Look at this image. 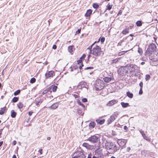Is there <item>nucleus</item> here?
Instances as JSON below:
<instances>
[{
	"label": "nucleus",
	"instance_id": "obj_1",
	"mask_svg": "<svg viewBox=\"0 0 158 158\" xmlns=\"http://www.w3.org/2000/svg\"><path fill=\"white\" fill-rule=\"evenodd\" d=\"M105 147L106 149L110 151L111 152H114L118 151L119 149V147L117 143L113 142L106 141L105 144Z\"/></svg>",
	"mask_w": 158,
	"mask_h": 158
},
{
	"label": "nucleus",
	"instance_id": "obj_2",
	"mask_svg": "<svg viewBox=\"0 0 158 158\" xmlns=\"http://www.w3.org/2000/svg\"><path fill=\"white\" fill-rule=\"evenodd\" d=\"M157 51L156 50V47L155 44L152 43L149 45L148 48L145 52V55L152 56V54Z\"/></svg>",
	"mask_w": 158,
	"mask_h": 158
},
{
	"label": "nucleus",
	"instance_id": "obj_3",
	"mask_svg": "<svg viewBox=\"0 0 158 158\" xmlns=\"http://www.w3.org/2000/svg\"><path fill=\"white\" fill-rule=\"evenodd\" d=\"M85 155L86 153L83 150L77 151L73 153L72 158H85Z\"/></svg>",
	"mask_w": 158,
	"mask_h": 158
},
{
	"label": "nucleus",
	"instance_id": "obj_4",
	"mask_svg": "<svg viewBox=\"0 0 158 158\" xmlns=\"http://www.w3.org/2000/svg\"><path fill=\"white\" fill-rule=\"evenodd\" d=\"M101 48L99 46L96 45L91 50V54L94 55L95 56H100L102 53Z\"/></svg>",
	"mask_w": 158,
	"mask_h": 158
},
{
	"label": "nucleus",
	"instance_id": "obj_5",
	"mask_svg": "<svg viewBox=\"0 0 158 158\" xmlns=\"http://www.w3.org/2000/svg\"><path fill=\"white\" fill-rule=\"evenodd\" d=\"M104 85V82L103 81L98 79H97L95 81L94 87L96 90H100L103 88Z\"/></svg>",
	"mask_w": 158,
	"mask_h": 158
},
{
	"label": "nucleus",
	"instance_id": "obj_6",
	"mask_svg": "<svg viewBox=\"0 0 158 158\" xmlns=\"http://www.w3.org/2000/svg\"><path fill=\"white\" fill-rule=\"evenodd\" d=\"M128 72V69L127 66L121 67L118 70V73L123 76L126 74Z\"/></svg>",
	"mask_w": 158,
	"mask_h": 158
},
{
	"label": "nucleus",
	"instance_id": "obj_7",
	"mask_svg": "<svg viewBox=\"0 0 158 158\" xmlns=\"http://www.w3.org/2000/svg\"><path fill=\"white\" fill-rule=\"evenodd\" d=\"M118 115V114L117 112H114L113 113L108 119L107 121V124H109L113 122L117 118Z\"/></svg>",
	"mask_w": 158,
	"mask_h": 158
},
{
	"label": "nucleus",
	"instance_id": "obj_8",
	"mask_svg": "<svg viewBox=\"0 0 158 158\" xmlns=\"http://www.w3.org/2000/svg\"><path fill=\"white\" fill-rule=\"evenodd\" d=\"M87 140L92 143H97L99 141V139L98 136L95 135H93L89 138Z\"/></svg>",
	"mask_w": 158,
	"mask_h": 158
},
{
	"label": "nucleus",
	"instance_id": "obj_9",
	"mask_svg": "<svg viewBox=\"0 0 158 158\" xmlns=\"http://www.w3.org/2000/svg\"><path fill=\"white\" fill-rule=\"evenodd\" d=\"M127 141L124 139H118L117 142V145L119 146L123 147L126 144Z\"/></svg>",
	"mask_w": 158,
	"mask_h": 158
},
{
	"label": "nucleus",
	"instance_id": "obj_10",
	"mask_svg": "<svg viewBox=\"0 0 158 158\" xmlns=\"http://www.w3.org/2000/svg\"><path fill=\"white\" fill-rule=\"evenodd\" d=\"M151 57L154 61H157L158 60V50L156 51V52L152 54V56H148Z\"/></svg>",
	"mask_w": 158,
	"mask_h": 158
},
{
	"label": "nucleus",
	"instance_id": "obj_11",
	"mask_svg": "<svg viewBox=\"0 0 158 158\" xmlns=\"http://www.w3.org/2000/svg\"><path fill=\"white\" fill-rule=\"evenodd\" d=\"M54 74H55L54 72L53 71H51L47 72L45 75L46 78H48L50 77H52Z\"/></svg>",
	"mask_w": 158,
	"mask_h": 158
},
{
	"label": "nucleus",
	"instance_id": "obj_12",
	"mask_svg": "<svg viewBox=\"0 0 158 158\" xmlns=\"http://www.w3.org/2000/svg\"><path fill=\"white\" fill-rule=\"evenodd\" d=\"M127 69L128 70H129L130 71L131 73H134L135 72V68L134 66L133 65H131L129 66H127Z\"/></svg>",
	"mask_w": 158,
	"mask_h": 158
},
{
	"label": "nucleus",
	"instance_id": "obj_13",
	"mask_svg": "<svg viewBox=\"0 0 158 158\" xmlns=\"http://www.w3.org/2000/svg\"><path fill=\"white\" fill-rule=\"evenodd\" d=\"M114 80V78L113 77H105L103 78V80L106 83H108L110 81H111L112 80Z\"/></svg>",
	"mask_w": 158,
	"mask_h": 158
},
{
	"label": "nucleus",
	"instance_id": "obj_14",
	"mask_svg": "<svg viewBox=\"0 0 158 158\" xmlns=\"http://www.w3.org/2000/svg\"><path fill=\"white\" fill-rule=\"evenodd\" d=\"M117 101L114 99L110 101L107 103V105L109 106H111L117 102Z\"/></svg>",
	"mask_w": 158,
	"mask_h": 158
},
{
	"label": "nucleus",
	"instance_id": "obj_15",
	"mask_svg": "<svg viewBox=\"0 0 158 158\" xmlns=\"http://www.w3.org/2000/svg\"><path fill=\"white\" fill-rule=\"evenodd\" d=\"M57 88V86L56 85H52L49 87V88H50V93L52 92V90L53 92H55Z\"/></svg>",
	"mask_w": 158,
	"mask_h": 158
},
{
	"label": "nucleus",
	"instance_id": "obj_16",
	"mask_svg": "<svg viewBox=\"0 0 158 158\" xmlns=\"http://www.w3.org/2000/svg\"><path fill=\"white\" fill-rule=\"evenodd\" d=\"M7 110L6 106H5L3 108H1L0 110V114L1 115L3 114L5 111Z\"/></svg>",
	"mask_w": 158,
	"mask_h": 158
},
{
	"label": "nucleus",
	"instance_id": "obj_17",
	"mask_svg": "<svg viewBox=\"0 0 158 158\" xmlns=\"http://www.w3.org/2000/svg\"><path fill=\"white\" fill-rule=\"evenodd\" d=\"M58 106V104L56 103L53 104L49 107V108L51 110H55L57 108Z\"/></svg>",
	"mask_w": 158,
	"mask_h": 158
},
{
	"label": "nucleus",
	"instance_id": "obj_18",
	"mask_svg": "<svg viewBox=\"0 0 158 158\" xmlns=\"http://www.w3.org/2000/svg\"><path fill=\"white\" fill-rule=\"evenodd\" d=\"M17 115V113L13 110L11 111V116L12 118H15Z\"/></svg>",
	"mask_w": 158,
	"mask_h": 158
},
{
	"label": "nucleus",
	"instance_id": "obj_19",
	"mask_svg": "<svg viewBox=\"0 0 158 158\" xmlns=\"http://www.w3.org/2000/svg\"><path fill=\"white\" fill-rule=\"evenodd\" d=\"M92 13V10L91 9H89L88 10L85 14V17H89L90 16Z\"/></svg>",
	"mask_w": 158,
	"mask_h": 158
},
{
	"label": "nucleus",
	"instance_id": "obj_20",
	"mask_svg": "<svg viewBox=\"0 0 158 158\" xmlns=\"http://www.w3.org/2000/svg\"><path fill=\"white\" fill-rule=\"evenodd\" d=\"M126 94L127 96L129 98H133V94L132 93H131L129 91H128L127 92Z\"/></svg>",
	"mask_w": 158,
	"mask_h": 158
},
{
	"label": "nucleus",
	"instance_id": "obj_21",
	"mask_svg": "<svg viewBox=\"0 0 158 158\" xmlns=\"http://www.w3.org/2000/svg\"><path fill=\"white\" fill-rule=\"evenodd\" d=\"M121 105L123 108H126L129 106L128 103H125L124 102H121Z\"/></svg>",
	"mask_w": 158,
	"mask_h": 158
},
{
	"label": "nucleus",
	"instance_id": "obj_22",
	"mask_svg": "<svg viewBox=\"0 0 158 158\" xmlns=\"http://www.w3.org/2000/svg\"><path fill=\"white\" fill-rule=\"evenodd\" d=\"M120 58H118L112 60L111 63V64H113L117 63L118 62V60Z\"/></svg>",
	"mask_w": 158,
	"mask_h": 158
},
{
	"label": "nucleus",
	"instance_id": "obj_23",
	"mask_svg": "<svg viewBox=\"0 0 158 158\" xmlns=\"http://www.w3.org/2000/svg\"><path fill=\"white\" fill-rule=\"evenodd\" d=\"M50 88H48L44 90L42 93L43 94H44L47 93H50Z\"/></svg>",
	"mask_w": 158,
	"mask_h": 158
},
{
	"label": "nucleus",
	"instance_id": "obj_24",
	"mask_svg": "<svg viewBox=\"0 0 158 158\" xmlns=\"http://www.w3.org/2000/svg\"><path fill=\"white\" fill-rule=\"evenodd\" d=\"M82 146L86 148L87 149H89L90 148V145L87 143H84L82 144Z\"/></svg>",
	"mask_w": 158,
	"mask_h": 158
},
{
	"label": "nucleus",
	"instance_id": "obj_25",
	"mask_svg": "<svg viewBox=\"0 0 158 158\" xmlns=\"http://www.w3.org/2000/svg\"><path fill=\"white\" fill-rule=\"evenodd\" d=\"M96 121L98 123H99L100 125H102L104 123L105 120H96Z\"/></svg>",
	"mask_w": 158,
	"mask_h": 158
},
{
	"label": "nucleus",
	"instance_id": "obj_26",
	"mask_svg": "<svg viewBox=\"0 0 158 158\" xmlns=\"http://www.w3.org/2000/svg\"><path fill=\"white\" fill-rule=\"evenodd\" d=\"M18 108L19 109H21L23 108V105L21 102L18 103L17 104Z\"/></svg>",
	"mask_w": 158,
	"mask_h": 158
},
{
	"label": "nucleus",
	"instance_id": "obj_27",
	"mask_svg": "<svg viewBox=\"0 0 158 158\" xmlns=\"http://www.w3.org/2000/svg\"><path fill=\"white\" fill-rule=\"evenodd\" d=\"M19 98L17 97H14L12 100V102L15 103L17 102L19 100Z\"/></svg>",
	"mask_w": 158,
	"mask_h": 158
},
{
	"label": "nucleus",
	"instance_id": "obj_28",
	"mask_svg": "<svg viewBox=\"0 0 158 158\" xmlns=\"http://www.w3.org/2000/svg\"><path fill=\"white\" fill-rule=\"evenodd\" d=\"M136 25L138 27H140L142 25V22L140 20H139L136 22Z\"/></svg>",
	"mask_w": 158,
	"mask_h": 158
},
{
	"label": "nucleus",
	"instance_id": "obj_29",
	"mask_svg": "<svg viewBox=\"0 0 158 158\" xmlns=\"http://www.w3.org/2000/svg\"><path fill=\"white\" fill-rule=\"evenodd\" d=\"M21 92V90L20 89H18V90L14 92V94L15 96H17L19 95Z\"/></svg>",
	"mask_w": 158,
	"mask_h": 158
},
{
	"label": "nucleus",
	"instance_id": "obj_30",
	"mask_svg": "<svg viewBox=\"0 0 158 158\" xmlns=\"http://www.w3.org/2000/svg\"><path fill=\"white\" fill-rule=\"evenodd\" d=\"M96 125V123L94 122H91L89 124V126L93 128H94Z\"/></svg>",
	"mask_w": 158,
	"mask_h": 158
},
{
	"label": "nucleus",
	"instance_id": "obj_31",
	"mask_svg": "<svg viewBox=\"0 0 158 158\" xmlns=\"http://www.w3.org/2000/svg\"><path fill=\"white\" fill-rule=\"evenodd\" d=\"M129 30V29L128 28L127 29H125V30H123L122 32L123 33V34L125 35L127 33H128Z\"/></svg>",
	"mask_w": 158,
	"mask_h": 158
},
{
	"label": "nucleus",
	"instance_id": "obj_32",
	"mask_svg": "<svg viewBox=\"0 0 158 158\" xmlns=\"http://www.w3.org/2000/svg\"><path fill=\"white\" fill-rule=\"evenodd\" d=\"M93 8H94L97 9L99 8V6L97 3H93Z\"/></svg>",
	"mask_w": 158,
	"mask_h": 158
},
{
	"label": "nucleus",
	"instance_id": "obj_33",
	"mask_svg": "<svg viewBox=\"0 0 158 158\" xmlns=\"http://www.w3.org/2000/svg\"><path fill=\"white\" fill-rule=\"evenodd\" d=\"M81 87L87 88V85H86V83L84 82H81Z\"/></svg>",
	"mask_w": 158,
	"mask_h": 158
},
{
	"label": "nucleus",
	"instance_id": "obj_34",
	"mask_svg": "<svg viewBox=\"0 0 158 158\" xmlns=\"http://www.w3.org/2000/svg\"><path fill=\"white\" fill-rule=\"evenodd\" d=\"M99 41V40H98V41L97 42V41H95V42H94V43H93V44H92V45H91V46H89V47L87 48V49H89V51H90V52H91V50H91V48H92V46H93L94 45V44L95 43H97V42H98Z\"/></svg>",
	"mask_w": 158,
	"mask_h": 158
},
{
	"label": "nucleus",
	"instance_id": "obj_35",
	"mask_svg": "<svg viewBox=\"0 0 158 158\" xmlns=\"http://www.w3.org/2000/svg\"><path fill=\"white\" fill-rule=\"evenodd\" d=\"M68 50L70 53H72L73 52V46H70L68 47Z\"/></svg>",
	"mask_w": 158,
	"mask_h": 158
},
{
	"label": "nucleus",
	"instance_id": "obj_36",
	"mask_svg": "<svg viewBox=\"0 0 158 158\" xmlns=\"http://www.w3.org/2000/svg\"><path fill=\"white\" fill-rule=\"evenodd\" d=\"M35 79L34 77H33L30 80V82L31 83L33 84L35 82Z\"/></svg>",
	"mask_w": 158,
	"mask_h": 158
},
{
	"label": "nucleus",
	"instance_id": "obj_37",
	"mask_svg": "<svg viewBox=\"0 0 158 158\" xmlns=\"http://www.w3.org/2000/svg\"><path fill=\"white\" fill-rule=\"evenodd\" d=\"M150 76L148 74L146 75L145 79L146 81H147L150 79Z\"/></svg>",
	"mask_w": 158,
	"mask_h": 158
},
{
	"label": "nucleus",
	"instance_id": "obj_38",
	"mask_svg": "<svg viewBox=\"0 0 158 158\" xmlns=\"http://www.w3.org/2000/svg\"><path fill=\"white\" fill-rule=\"evenodd\" d=\"M77 112L80 115H83L84 114L83 113L82 114L81 110L80 109H78L77 110Z\"/></svg>",
	"mask_w": 158,
	"mask_h": 158
},
{
	"label": "nucleus",
	"instance_id": "obj_39",
	"mask_svg": "<svg viewBox=\"0 0 158 158\" xmlns=\"http://www.w3.org/2000/svg\"><path fill=\"white\" fill-rule=\"evenodd\" d=\"M143 138L147 141H150L149 139L146 136L145 134L144 135L142 136Z\"/></svg>",
	"mask_w": 158,
	"mask_h": 158
},
{
	"label": "nucleus",
	"instance_id": "obj_40",
	"mask_svg": "<svg viewBox=\"0 0 158 158\" xmlns=\"http://www.w3.org/2000/svg\"><path fill=\"white\" fill-rule=\"evenodd\" d=\"M112 6L110 4V3H109L107 6V9L110 10L112 8Z\"/></svg>",
	"mask_w": 158,
	"mask_h": 158
},
{
	"label": "nucleus",
	"instance_id": "obj_41",
	"mask_svg": "<svg viewBox=\"0 0 158 158\" xmlns=\"http://www.w3.org/2000/svg\"><path fill=\"white\" fill-rule=\"evenodd\" d=\"M127 51H122L118 53V56H121L123 55L125 53H126Z\"/></svg>",
	"mask_w": 158,
	"mask_h": 158
},
{
	"label": "nucleus",
	"instance_id": "obj_42",
	"mask_svg": "<svg viewBox=\"0 0 158 158\" xmlns=\"http://www.w3.org/2000/svg\"><path fill=\"white\" fill-rule=\"evenodd\" d=\"M123 40H121L117 44V46L118 47L119 46H121L122 45V43L123 42Z\"/></svg>",
	"mask_w": 158,
	"mask_h": 158
},
{
	"label": "nucleus",
	"instance_id": "obj_43",
	"mask_svg": "<svg viewBox=\"0 0 158 158\" xmlns=\"http://www.w3.org/2000/svg\"><path fill=\"white\" fill-rule=\"evenodd\" d=\"M138 52L140 54H142L143 52L142 49L141 48H139L138 50Z\"/></svg>",
	"mask_w": 158,
	"mask_h": 158
},
{
	"label": "nucleus",
	"instance_id": "obj_44",
	"mask_svg": "<svg viewBox=\"0 0 158 158\" xmlns=\"http://www.w3.org/2000/svg\"><path fill=\"white\" fill-rule=\"evenodd\" d=\"M139 85L140 87V88L142 89L143 87V83L142 81H141L140 82Z\"/></svg>",
	"mask_w": 158,
	"mask_h": 158
},
{
	"label": "nucleus",
	"instance_id": "obj_45",
	"mask_svg": "<svg viewBox=\"0 0 158 158\" xmlns=\"http://www.w3.org/2000/svg\"><path fill=\"white\" fill-rule=\"evenodd\" d=\"M86 55L85 54H84L80 58V59H81L82 60H84L85 57Z\"/></svg>",
	"mask_w": 158,
	"mask_h": 158
},
{
	"label": "nucleus",
	"instance_id": "obj_46",
	"mask_svg": "<svg viewBox=\"0 0 158 158\" xmlns=\"http://www.w3.org/2000/svg\"><path fill=\"white\" fill-rule=\"evenodd\" d=\"M140 133L142 135V136L143 135H144L145 134L144 133L143 131L142 130H139Z\"/></svg>",
	"mask_w": 158,
	"mask_h": 158
},
{
	"label": "nucleus",
	"instance_id": "obj_47",
	"mask_svg": "<svg viewBox=\"0 0 158 158\" xmlns=\"http://www.w3.org/2000/svg\"><path fill=\"white\" fill-rule=\"evenodd\" d=\"M105 40V38L104 37H102L101 39V42L102 43H103Z\"/></svg>",
	"mask_w": 158,
	"mask_h": 158
},
{
	"label": "nucleus",
	"instance_id": "obj_48",
	"mask_svg": "<svg viewBox=\"0 0 158 158\" xmlns=\"http://www.w3.org/2000/svg\"><path fill=\"white\" fill-rule=\"evenodd\" d=\"M82 102H86L87 101V99L86 98H84L82 100Z\"/></svg>",
	"mask_w": 158,
	"mask_h": 158
},
{
	"label": "nucleus",
	"instance_id": "obj_49",
	"mask_svg": "<svg viewBox=\"0 0 158 158\" xmlns=\"http://www.w3.org/2000/svg\"><path fill=\"white\" fill-rule=\"evenodd\" d=\"M143 94L142 89L140 88L139 91V94L141 95Z\"/></svg>",
	"mask_w": 158,
	"mask_h": 158
},
{
	"label": "nucleus",
	"instance_id": "obj_50",
	"mask_svg": "<svg viewBox=\"0 0 158 158\" xmlns=\"http://www.w3.org/2000/svg\"><path fill=\"white\" fill-rule=\"evenodd\" d=\"M82 60L81 59H80L79 60H77V63L78 64H81V63H82Z\"/></svg>",
	"mask_w": 158,
	"mask_h": 158
},
{
	"label": "nucleus",
	"instance_id": "obj_51",
	"mask_svg": "<svg viewBox=\"0 0 158 158\" xmlns=\"http://www.w3.org/2000/svg\"><path fill=\"white\" fill-rule=\"evenodd\" d=\"M73 97L75 98L78 99V96L76 94H73Z\"/></svg>",
	"mask_w": 158,
	"mask_h": 158
},
{
	"label": "nucleus",
	"instance_id": "obj_52",
	"mask_svg": "<svg viewBox=\"0 0 158 158\" xmlns=\"http://www.w3.org/2000/svg\"><path fill=\"white\" fill-rule=\"evenodd\" d=\"M94 69V68L93 67H87V68H85V70H86V69Z\"/></svg>",
	"mask_w": 158,
	"mask_h": 158
},
{
	"label": "nucleus",
	"instance_id": "obj_53",
	"mask_svg": "<svg viewBox=\"0 0 158 158\" xmlns=\"http://www.w3.org/2000/svg\"><path fill=\"white\" fill-rule=\"evenodd\" d=\"M76 102L79 105L81 103L78 98L76 99Z\"/></svg>",
	"mask_w": 158,
	"mask_h": 158
},
{
	"label": "nucleus",
	"instance_id": "obj_54",
	"mask_svg": "<svg viewBox=\"0 0 158 158\" xmlns=\"http://www.w3.org/2000/svg\"><path fill=\"white\" fill-rule=\"evenodd\" d=\"M81 29H78L77 31L76 32V34L80 33L81 32Z\"/></svg>",
	"mask_w": 158,
	"mask_h": 158
},
{
	"label": "nucleus",
	"instance_id": "obj_55",
	"mask_svg": "<svg viewBox=\"0 0 158 158\" xmlns=\"http://www.w3.org/2000/svg\"><path fill=\"white\" fill-rule=\"evenodd\" d=\"M81 65H80V66H79V69H80V70H81V69H82V67L83 66V65H83V63H81Z\"/></svg>",
	"mask_w": 158,
	"mask_h": 158
},
{
	"label": "nucleus",
	"instance_id": "obj_56",
	"mask_svg": "<svg viewBox=\"0 0 158 158\" xmlns=\"http://www.w3.org/2000/svg\"><path fill=\"white\" fill-rule=\"evenodd\" d=\"M16 143H17L16 141L15 140H14L13 142L12 145H15L16 144Z\"/></svg>",
	"mask_w": 158,
	"mask_h": 158
},
{
	"label": "nucleus",
	"instance_id": "obj_57",
	"mask_svg": "<svg viewBox=\"0 0 158 158\" xmlns=\"http://www.w3.org/2000/svg\"><path fill=\"white\" fill-rule=\"evenodd\" d=\"M33 113V112L32 111H29L28 113V114L30 116L32 115V113Z\"/></svg>",
	"mask_w": 158,
	"mask_h": 158
},
{
	"label": "nucleus",
	"instance_id": "obj_58",
	"mask_svg": "<svg viewBox=\"0 0 158 158\" xmlns=\"http://www.w3.org/2000/svg\"><path fill=\"white\" fill-rule=\"evenodd\" d=\"M57 47L55 45H53L52 47L53 49H56V48Z\"/></svg>",
	"mask_w": 158,
	"mask_h": 158
},
{
	"label": "nucleus",
	"instance_id": "obj_59",
	"mask_svg": "<svg viewBox=\"0 0 158 158\" xmlns=\"http://www.w3.org/2000/svg\"><path fill=\"white\" fill-rule=\"evenodd\" d=\"M128 129V128L127 126H124V129L125 130H127Z\"/></svg>",
	"mask_w": 158,
	"mask_h": 158
},
{
	"label": "nucleus",
	"instance_id": "obj_60",
	"mask_svg": "<svg viewBox=\"0 0 158 158\" xmlns=\"http://www.w3.org/2000/svg\"><path fill=\"white\" fill-rule=\"evenodd\" d=\"M93 61H94L96 59V58L95 57H93V58L91 59Z\"/></svg>",
	"mask_w": 158,
	"mask_h": 158
},
{
	"label": "nucleus",
	"instance_id": "obj_61",
	"mask_svg": "<svg viewBox=\"0 0 158 158\" xmlns=\"http://www.w3.org/2000/svg\"><path fill=\"white\" fill-rule=\"evenodd\" d=\"M131 150V148L130 147H128L127 149V151L129 152L130 150Z\"/></svg>",
	"mask_w": 158,
	"mask_h": 158
},
{
	"label": "nucleus",
	"instance_id": "obj_62",
	"mask_svg": "<svg viewBox=\"0 0 158 158\" xmlns=\"http://www.w3.org/2000/svg\"><path fill=\"white\" fill-rule=\"evenodd\" d=\"M80 105H81L83 108L85 107V105L84 104H82L81 103L80 104Z\"/></svg>",
	"mask_w": 158,
	"mask_h": 158
},
{
	"label": "nucleus",
	"instance_id": "obj_63",
	"mask_svg": "<svg viewBox=\"0 0 158 158\" xmlns=\"http://www.w3.org/2000/svg\"><path fill=\"white\" fill-rule=\"evenodd\" d=\"M3 143V141H1L0 142V147H1Z\"/></svg>",
	"mask_w": 158,
	"mask_h": 158
},
{
	"label": "nucleus",
	"instance_id": "obj_64",
	"mask_svg": "<svg viewBox=\"0 0 158 158\" xmlns=\"http://www.w3.org/2000/svg\"><path fill=\"white\" fill-rule=\"evenodd\" d=\"M12 158H16V156L15 155H14Z\"/></svg>",
	"mask_w": 158,
	"mask_h": 158
}]
</instances>
